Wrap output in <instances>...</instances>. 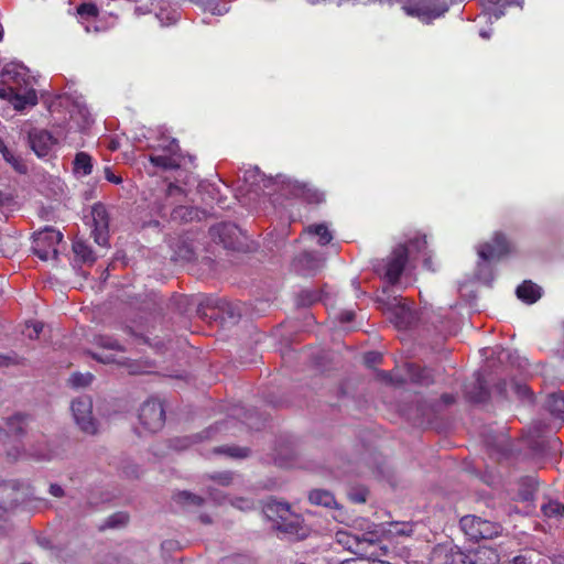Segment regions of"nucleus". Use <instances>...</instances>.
Here are the masks:
<instances>
[{
	"label": "nucleus",
	"instance_id": "nucleus-1",
	"mask_svg": "<svg viewBox=\"0 0 564 564\" xmlns=\"http://www.w3.org/2000/svg\"><path fill=\"white\" fill-rule=\"evenodd\" d=\"M33 86L34 79L21 64L9 63L0 73V98L9 100L17 110L37 104Z\"/></svg>",
	"mask_w": 564,
	"mask_h": 564
},
{
	"label": "nucleus",
	"instance_id": "nucleus-2",
	"mask_svg": "<svg viewBox=\"0 0 564 564\" xmlns=\"http://www.w3.org/2000/svg\"><path fill=\"white\" fill-rule=\"evenodd\" d=\"M426 248L425 237H416L409 241V245L397 246L391 254L387 258L382 267L384 279L394 284L399 281L410 253H421Z\"/></svg>",
	"mask_w": 564,
	"mask_h": 564
},
{
	"label": "nucleus",
	"instance_id": "nucleus-3",
	"mask_svg": "<svg viewBox=\"0 0 564 564\" xmlns=\"http://www.w3.org/2000/svg\"><path fill=\"white\" fill-rule=\"evenodd\" d=\"M263 513L272 527L286 534H297L302 528V518L293 512L290 505L281 501H268L263 507Z\"/></svg>",
	"mask_w": 564,
	"mask_h": 564
},
{
	"label": "nucleus",
	"instance_id": "nucleus-4",
	"mask_svg": "<svg viewBox=\"0 0 564 564\" xmlns=\"http://www.w3.org/2000/svg\"><path fill=\"white\" fill-rule=\"evenodd\" d=\"M460 528L464 533L474 541L481 539H494L501 534L502 527L480 517L468 514L460 519Z\"/></svg>",
	"mask_w": 564,
	"mask_h": 564
},
{
	"label": "nucleus",
	"instance_id": "nucleus-5",
	"mask_svg": "<svg viewBox=\"0 0 564 564\" xmlns=\"http://www.w3.org/2000/svg\"><path fill=\"white\" fill-rule=\"evenodd\" d=\"M61 231L46 227L34 235L32 250L43 261L57 257V246L62 241Z\"/></svg>",
	"mask_w": 564,
	"mask_h": 564
},
{
	"label": "nucleus",
	"instance_id": "nucleus-6",
	"mask_svg": "<svg viewBox=\"0 0 564 564\" xmlns=\"http://www.w3.org/2000/svg\"><path fill=\"white\" fill-rule=\"evenodd\" d=\"M70 411L76 425L82 432L94 435L97 433V421L93 415V400L82 395L72 401Z\"/></svg>",
	"mask_w": 564,
	"mask_h": 564
},
{
	"label": "nucleus",
	"instance_id": "nucleus-7",
	"mask_svg": "<svg viewBox=\"0 0 564 564\" xmlns=\"http://www.w3.org/2000/svg\"><path fill=\"white\" fill-rule=\"evenodd\" d=\"M153 149L163 152V154L150 155V162L153 165L163 170H176L181 166L183 155L176 139H162Z\"/></svg>",
	"mask_w": 564,
	"mask_h": 564
},
{
	"label": "nucleus",
	"instance_id": "nucleus-8",
	"mask_svg": "<svg viewBox=\"0 0 564 564\" xmlns=\"http://www.w3.org/2000/svg\"><path fill=\"white\" fill-rule=\"evenodd\" d=\"M338 542L356 555L371 557L376 555L371 549L379 542V536L375 532L362 534L339 533Z\"/></svg>",
	"mask_w": 564,
	"mask_h": 564
},
{
	"label": "nucleus",
	"instance_id": "nucleus-9",
	"mask_svg": "<svg viewBox=\"0 0 564 564\" xmlns=\"http://www.w3.org/2000/svg\"><path fill=\"white\" fill-rule=\"evenodd\" d=\"M139 421L149 432L160 431L165 422L163 404L153 399L145 401L140 408Z\"/></svg>",
	"mask_w": 564,
	"mask_h": 564
},
{
	"label": "nucleus",
	"instance_id": "nucleus-10",
	"mask_svg": "<svg viewBox=\"0 0 564 564\" xmlns=\"http://www.w3.org/2000/svg\"><path fill=\"white\" fill-rule=\"evenodd\" d=\"M242 173V181L248 186L247 191L257 195L264 193L267 188L276 182L285 183V177L281 175H278L274 180L272 177H265L257 166L246 169Z\"/></svg>",
	"mask_w": 564,
	"mask_h": 564
},
{
	"label": "nucleus",
	"instance_id": "nucleus-11",
	"mask_svg": "<svg viewBox=\"0 0 564 564\" xmlns=\"http://www.w3.org/2000/svg\"><path fill=\"white\" fill-rule=\"evenodd\" d=\"M454 561L456 564H498L500 556L497 551L491 547L479 546L468 553H456Z\"/></svg>",
	"mask_w": 564,
	"mask_h": 564
},
{
	"label": "nucleus",
	"instance_id": "nucleus-12",
	"mask_svg": "<svg viewBox=\"0 0 564 564\" xmlns=\"http://www.w3.org/2000/svg\"><path fill=\"white\" fill-rule=\"evenodd\" d=\"M510 251L507 238L497 232L492 238V243L486 242L478 248V256L484 261L498 260Z\"/></svg>",
	"mask_w": 564,
	"mask_h": 564
},
{
	"label": "nucleus",
	"instance_id": "nucleus-13",
	"mask_svg": "<svg viewBox=\"0 0 564 564\" xmlns=\"http://www.w3.org/2000/svg\"><path fill=\"white\" fill-rule=\"evenodd\" d=\"M93 218V235L95 242L99 246H106L108 243V227L109 217L107 209L104 205L97 204L91 208Z\"/></svg>",
	"mask_w": 564,
	"mask_h": 564
},
{
	"label": "nucleus",
	"instance_id": "nucleus-14",
	"mask_svg": "<svg viewBox=\"0 0 564 564\" xmlns=\"http://www.w3.org/2000/svg\"><path fill=\"white\" fill-rule=\"evenodd\" d=\"M95 344L102 348L104 350L109 351H117L121 352L123 351V347L118 343L117 339L106 336V335H98L94 339ZM93 357L104 364H121V359L116 358V356L112 352H95Z\"/></svg>",
	"mask_w": 564,
	"mask_h": 564
},
{
	"label": "nucleus",
	"instance_id": "nucleus-15",
	"mask_svg": "<svg viewBox=\"0 0 564 564\" xmlns=\"http://www.w3.org/2000/svg\"><path fill=\"white\" fill-rule=\"evenodd\" d=\"M29 142L31 149L39 158H43L50 154L53 145L56 140L54 137L46 130L42 129H33L29 133Z\"/></svg>",
	"mask_w": 564,
	"mask_h": 564
},
{
	"label": "nucleus",
	"instance_id": "nucleus-16",
	"mask_svg": "<svg viewBox=\"0 0 564 564\" xmlns=\"http://www.w3.org/2000/svg\"><path fill=\"white\" fill-rule=\"evenodd\" d=\"M22 499L19 485L14 481L0 482V510H12Z\"/></svg>",
	"mask_w": 564,
	"mask_h": 564
},
{
	"label": "nucleus",
	"instance_id": "nucleus-17",
	"mask_svg": "<svg viewBox=\"0 0 564 564\" xmlns=\"http://www.w3.org/2000/svg\"><path fill=\"white\" fill-rule=\"evenodd\" d=\"M294 269L304 275H314L324 265V259L313 252H303L294 260Z\"/></svg>",
	"mask_w": 564,
	"mask_h": 564
},
{
	"label": "nucleus",
	"instance_id": "nucleus-18",
	"mask_svg": "<svg viewBox=\"0 0 564 564\" xmlns=\"http://www.w3.org/2000/svg\"><path fill=\"white\" fill-rule=\"evenodd\" d=\"M288 187L291 188V192L295 196H300L304 198L308 203L318 204L324 199L323 193L318 192L316 188L308 186L307 184L299 183L296 181H291L285 178V183Z\"/></svg>",
	"mask_w": 564,
	"mask_h": 564
},
{
	"label": "nucleus",
	"instance_id": "nucleus-19",
	"mask_svg": "<svg viewBox=\"0 0 564 564\" xmlns=\"http://www.w3.org/2000/svg\"><path fill=\"white\" fill-rule=\"evenodd\" d=\"M403 10L408 15L416 17L424 22H430L433 19L440 18L445 11H447V7H443L442 9H431L424 3H414L404 6Z\"/></svg>",
	"mask_w": 564,
	"mask_h": 564
},
{
	"label": "nucleus",
	"instance_id": "nucleus-20",
	"mask_svg": "<svg viewBox=\"0 0 564 564\" xmlns=\"http://www.w3.org/2000/svg\"><path fill=\"white\" fill-rule=\"evenodd\" d=\"M516 294L522 302L527 304H533L541 297L542 290L535 283L531 281H524L517 288Z\"/></svg>",
	"mask_w": 564,
	"mask_h": 564
},
{
	"label": "nucleus",
	"instance_id": "nucleus-21",
	"mask_svg": "<svg viewBox=\"0 0 564 564\" xmlns=\"http://www.w3.org/2000/svg\"><path fill=\"white\" fill-rule=\"evenodd\" d=\"M310 501L316 506L326 508H338L335 497L332 492L323 489H315L310 492Z\"/></svg>",
	"mask_w": 564,
	"mask_h": 564
},
{
	"label": "nucleus",
	"instance_id": "nucleus-22",
	"mask_svg": "<svg viewBox=\"0 0 564 564\" xmlns=\"http://www.w3.org/2000/svg\"><path fill=\"white\" fill-rule=\"evenodd\" d=\"M93 171L91 156L86 152H79L74 160V173L82 176L89 175Z\"/></svg>",
	"mask_w": 564,
	"mask_h": 564
},
{
	"label": "nucleus",
	"instance_id": "nucleus-23",
	"mask_svg": "<svg viewBox=\"0 0 564 564\" xmlns=\"http://www.w3.org/2000/svg\"><path fill=\"white\" fill-rule=\"evenodd\" d=\"M547 409L556 417L564 420V393H552L547 398Z\"/></svg>",
	"mask_w": 564,
	"mask_h": 564
},
{
	"label": "nucleus",
	"instance_id": "nucleus-24",
	"mask_svg": "<svg viewBox=\"0 0 564 564\" xmlns=\"http://www.w3.org/2000/svg\"><path fill=\"white\" fill-rule=\"evenodd\" d=\"M174 499L177 503L186 507V508H196L200 507L204 502V499L197 495H194L188 491H181L174 496Z\"/></svg>",
	"mask_w": 564,
	"mask_h": 564
},
{
	"label": "nucleus",
	"instance_id": "nucleus-25",
	"mask_svg": "<svg viewBox=\"0 0 564 564\" xmlns=\"http://www.w3.org/2000/svg\"><path fill=\"white\" fill-rule=\"evenodd\" d=\"M507 387H509L510 390L514 394H517L519 398H525V397H529V394H530V388L527 384L519 383V382H516V381H511L509 383L507 381L500 382L497 386V389L502 394V393H506Z\"/></svg>",
	"mask_w": 564,
	"mask_h": 564
},
{
	"label": "nucleus",
	"instance_id": "nucleus-26",
	"mask_svg": "<svg viewBox=\"0 0 564 564\" xmlns=\"http://www.w3.org/2000/svg\"><path fill=\"white\" fill-rule=\"evenodd\" d=\"M306 232L310 235L318 236V238H319L318 243L321 246H325V245L329 243L333 239L332 234L329 232L328 228L324 224L308 226L306 229Z\"/></svg>",
	"mask_w": 564,
	"mask_h": 564
},
{
	"label": "nucleus",
	"instance_id": "nucleus-27",
	"mask_svg": "<svg viewBox=\"0 0 564 564\" xmlns=\"http://www.w3.org/2000/svg\"><path fill=\"white\" fill-rule=\"evenodd\" d=\"M411 379L421 384H430L433 382V378L431 376V371L426 368H419L415 366H411L409 368Z\"/></svg>",
	"mask_w": 564,
	"mask_h": 564
},
{
	"label": "nucleus",
	"instance_id": "nucleus-28",
	"mask_svg": "<svg viewBox=\"0 0 564 564\" xmlns=\"http://www.w3.org/2000/svg\"><path fill=\"white\" fill-rule=\"evenodd\" d=\"M394 318L395 324L399 328H405L411 324L413 315L409 308L402 306L397 308V311L394 312Z\"/></svg>",
	"mask_w": 564,
	"mask_h": 564
},
{
	"label": "nucleus",
	"instance_id": "nucleus-29",
	"mask_svg": "<svg viewBox=\"0 0 564 564\" xmlns=\"http://www.w3.org/2000/svg\"><path fill=\"white\" fill-rule=\"evenodd\" d=\"M542 512L545 517H562L564 516V505L560 501H549L542 506Z\"/></svg>",
	"mask_w": 564,
	"mask_h": 564
},
{
	"label": "nucleus",
	"instance_id": "nucleus-30",
	"mask_svg": "<svg viewBox=\"0 0 564 564\" xmlns=\"http://www.w3.org/2000/svg\"><path fill=\"white\" fill-rule=\"evenodd\" d=\"M73 250L84 261H94L91 250L84 241H75L73 245Z\"/></svg>",
	"mask_w": 564,
	"mask_h": 564
},
{
	"label": "nucleus",
	"instance_id": "nucleus-31",
	"mask_svg": "<svg viewBox=\"0 0 564 564\" xmlns=\"http://www.w3.org/2000/svg\"><path fill=\"white\" fill-rule=\"evenodd\" d=\"M215 453H225L230 457L243 458L248 456L249 451L247 448L228 446V447H216Z\"/></svg>",
	"mask_w": 564,
	"mask_h": 564
},
{
	"label": "nucleus",
	"instance_id": "nucleus-32",
	"mask_svg": "<svg viewBox=\"0 0 564 564\" xmlns=\"http://www.w3.org/2000/svg\"><path fill=\"white\" fill-rule=\"evenodd\" d=\"M24 415L22 414H14L13 416L8 419V427L9 431L14 434H20L23 432V425H24Z\"/></svg>",
	"mask_w": 564,
	"mask_h": 564
},
{
	"label": "nucleus",
	"instance_id": "nucleus-33",
	"mask_svg": "<svg viewBox=\"0 0 564 564\" xmlns=\"http://www.w3.org/2000/svg\"><path fill=\"white\" fill-rule=\"evenodd\" d=\"M2 155H3V159L10 163L15 171L20 172V173H24L26 167L25 165L20 161L18 160L10 151L7 147H3V151L1 152Z\"/></svg>",
	"mask_w": 564,
	"mask_h": 564
},
{
	"label": "nucleus",
	"instance_id": "nucleus-34",
	"mask_svg": "<svg viewBox=\"0 0 564 564\" xmlns=\"http://www.w3.org/2000/svg\"><path fill=\"white\" fill-rule=\"evenodd\" d=\"M128 521V517L124 513H116L109 517L106 521V523L101 527V529L105 528H118L123 524H126Z\"/></svg>",
	"mask_w": 564,
	"mask_h": 564
},
{
	"label": "nucleus",
	"instance_id": "nucleus-35",
	"mask_svg": "<svg viewBox=\"0 0 564 564\" xmlns=\"http://www.w3.org/2000/svg\"><path fill=\"white\" fill-rule=\"evenodd\" d=\"M93 380V376L90 373H74L69 378V382L73 387H86Z\"/></svg>",
	"mask_w": 564,
	"mask_h": 564
},
{
	"label": "nucleus",
	"instance_id": "nucleus-36",
	"mask_svg": "<svg viewBox=\"0 0 564 564\" xmlns=\"http://www.w3.org/2000/svg\"><path fill=\"white\" fill-rule=\"evenodd\" d=\"M172 218L174 219H181V220H188L193 218V210L185 207L180 206L173 209L172 212Z\"/></svg>",
	"mask_w": 564,
	"mask_h": 564
},
{
	"label": "nucleus",
	"instance_id": "nucleus-37",
	"mask_svg": "<svg viewBox=\"0 0 564 564\" xmlns=\"http://www.w3.org/2000/svg\"><path fill=\"white\" fill-rule=\"evenodd\" d=\"M467 393H468L470 400L476 402V403L485 402L487 400V398H488V392L484 388V386H482V383L480 381H478V391H477V393L471 394L469 391Z\"/></svg>",
	"mask_w": 564,
	"mask_h": 564
},
{
	"label": "nucleus",
	"instance_id": "nucleus-38",
	"mask_svg": "<svg viewBox=\"0 0 564 564\" xmlns=\"http://www.w3.org/2000/svg\"><path fill=\"white\" fill-rule=\"evenodd\" d=\"M77 12L79 15L97 17L98 9L93 3H83L78 7Z\"/></svg>",
	"mask_w": 564,
	"mask_h": 564
},
{
	"label": "nucleus",
	"instance_id": "nucleus-39",
	"mask_svg": "<svg viewBox=\"0 0 564 564\" xmlns=\"http://www.w3.org/2000/svg\"><path fill=\"white\" fill-rule=\"evenodd\" d=\"M212 479H214L221 486H228L231 484V481L234 479V475H232V473L225 471V473H219V474L213 475Z\"/></svg>",
	"mask_w": 564,
	"mask_h": 564
},
{
	"label": "nucleus",
	"instance_id": "nucleus-40",
	"mask_svg": "<svg viewBox=\"0 0 564 564\" xmlns=\"http://www.w3.org/2000/svg\"><path fill=\"white\" fill-rule=\"evenodd\" d=\"M231 505L242 511L250 510L253 508V502L246 498H236L231 501Z\"/></svg>",
	"mask_w": 564,
	"mask_h": 564
},
{
	"label": "nucleus",
	"instance_id": "nucleus-41",
	"mask_svg": "<svg viewBox=\"0 0 564 564\" xmlns=\"http://www.w3.org/2000/svg\"><path fill=\"white\" fill-rule=\"evenodd\" d=\"M349 499L356 503H364L367 500V490L357 489L349 492Z\"/></svg>",
	"mask_w": 564,
	"mask_h": 564
},
{
	"label": "nucleus",
	"instance_id": "nucleus-42",
	"mask_svg": "<svg viewBox=\"0 0 564 564\" xmlns=\"http://www.w3.org/2000/svg\"><path fill=\"white\" fill-rule=\"evenodd\" d=\"M26 328L29 330L28 333V336L33 339V338H37L40 333L42 332L43 329V324L40 323V322H34L30 325H26Z\"/></svg>",
	"mask_w": 564,
	"mask_h": 564
},
{
	"label": "nucleus",
	"instance_id": "nucleus-43",
	"mask_svg": "<svg viewBox=\"0 0 564 564\" xmlns=\"http://www.w3.org/2000/svg\"><path fill=\"white\" fill-rule=\"evenodd\" d=\"M105 177L110 183L120 184L122 182V177L116 175L110 167H105Z\"/></svg>",
	"mask_w": 564,
	"mask_h": 564
},
{
	"label": "nucleus",
	"instance_id": "nucleus-44",
	"mask_svg": "<svg viewBox=\"0 0 564 564\" xmlns=\"http://www.w3.org/2000/svg\"><path fill=\"white\" fill-rule=\"evenodd\" d=\"M208 495L209 498L217 503H221L225 499L223 492L214 488H209Z\"/></svg>",
	"mask_w": 564,
	"mask_h": 564
},
{
	"label": "nucleus",
	"instance_id": "nucleus-45",
	"mask_svg": "<svg viewBox=\"0 0 564 564\" xmlns=\"http://www.w3.org/2000/svg\"><path fill=\"white\" fill-rule=\"evenodd\" d=\"M163 14L164 12L161 10V12L156 14V18L161 21L162 25H166V23L163 22ZM166 19L169 20L167 24L173 23L177 20V13L175 11L172 13H166Z\"/></svg>",
	"mask_w": 564,
	"mask_h": 564
},
{
	"label": "nucleus",
	"instance_id": "nucleus-46",
	"mask_svg": "<svg viewBox=\"0 0 564 564\" xmlns=\"http://www.w3.org/2000/svg\"><path fill=\"white\" fill-rule=\"evenodd\" d=\"M486 268H487L486 264H480L479 263L478 264V274L477 275H478V279L480 281H482L484 283H490L492 281L491 274L489 273L488 275L487 274L482 275V270L486 269Z\"/></svg>",
	"mask_w": 564,
	"mask_h": 564
},
{
	"label": "nucleus",
	"instance_id": "nucleus-47",
	"mask_svg": "<svg viewBox=\"0 0 564 564\" xmlns=\"http://www.w3.org/2000/svg\"><path fill=\"white\" fill-rule=\"evenodd\" d=\"M354 317H355V312L350 311V310L343 311L339 314V321L341 323H349V322H351L354 319Z\"/></svg>",
	"mask_w": 564,
	"mask_h": 564
},
{
	"label": "nucleus",
	"instance_id": "nucleus-48",
	"mask_svg": "<svg viewBox=\"0 0 564 564\" xmlns=\"http://www.w3.org/2000/svg\"><path fill=\"white\" fill-rule=\"evenodd\" d=\"M174 195H183V189L180 186L171 183L167 186L166 196L171 197V196H174Z\"/></svg>",
	"mask_w": 564,
	"mask_h": 564
},
{
	"label": "nucleus",
	"instance_id": "nucleus-49",
	"mask_svg": "<svg viewBox=\"0 0 564 564\" xmlns=\"http://www.w3.org/2000/svg\"><path fill=\"white\" fill-rule=\"evenodd\" d=\"M380 359H381L380 354L375 352V351L368 352V354L366 355V357H365V360H366V364H367V365L376 364V362H378Z\"/></svg>",
	"mask_w": 564,
	"mask_h": 564
},
{
	"label": "nucleus",
	"instance_id": "nucleus-50",
	"mask_svg": "<svg viewBox=\"0 0 564 564\" xmlns=\"http://www.w3.org/2000/svg\"><path fill=\"white\" fill-rule=\"evenodd\" d=\"M50 494H51L52 496H54V497L59 498V497H63V496H64V490H63V488H62L59 485H57V484H52V485L50 486Z\"/></svg>",
	"mask_w": 564,
	"mask_h": 564
},
{
	"label": "nucleus",
	"instance_id": "nucleus-51",
	"mask_svg": "<svg viewBox=\"0 0 564 564\" xmlns=\"http://www.w3.org/2000/svg\"><path fill=\"white\" fill-rule=\"evenodd\" d=\"M506 564H528V560L523 555H518V556L513 557V560L511 562H508Z\"/></svg>",
	"mask_w": 564,
	"mask_h": 564
},
{
	"label": "nucleus",
	"instance_id": "nucleus-52",
	"mask_svg": "<svg viewBox=\"0 0 564 564\" xmlns=\"http://www.w3.org/2000/svg\"><path fill=\"white\" fill-rule=\"evenodd\" d=\"M423 264H424V267H425L427 270L434 271V268L432 267V260H431V257H425V258H424V261H423Z\"/></svg>",
	"mask_w": 564,
	"mask_h": 564
},
{
	"label": "nucleus",
	"instance_id": "nucleus-53",
	"mask_svg": "<svg viewBox=\"0 0 564 564\" xmlns=\"http://www.w3.org/2000/svg\"><path fill=\"white\" fill-rule=\"evenodd\" d=\"M303 294H305L308 297L307 299V303L308 304H312V303H314L317 300V295L316 294H313V293H310V292H304Z\"/></svg>",
	"mask_w": 564,
	"mask_h": 564
},
{
	"label": "nucleus",
	"instance_id": "nucleus-54",
	"mask_svg": "<svg viewBox=\"0 0 564 564\" xmlns=\"http://www.w3.org/2000/svg\"><path fill=\"white\" fill-rule=\"evenodd\" d=\"M135 12L138 14H145V13L150 12V9L149 8H143V7H137L135 8Z\"/></svg>",
	"mask_w": 564,
	"mask_h": 564
},
{
	"label": "nucleus",
	"instance_id": "nucleus-55",
	"mask_svg": "<svg viewBox=\"0 0 564 564\" xmlns=\"http://www.w3.org/2000/svg\"><path fill=\"white\" fill-rule=\"evenodd\" d=\"M443 401L446 403V404H451L454 402V398L453 395H449V394H444L443 395Z\"/></svg>",
	"mask_w": 564,
	"mask_h": 564
},
{
	"label": "nucleus",
	"instance_id": "nucleus-56",
	"mask_svg": "<svg viewBox=\"0 0 564 564\" xmlns=\"http://www.w3.org/2000/svg\"><path fill=\"white\" fill-rule=\"evenodd\" d=\"M502 15H503V11H502V10H499V9L495 10V11H494V13H492V17H494L496 20L500 19Z\"/></svg>",
	"mask_w": 564,
	"mask_h": 564
},
{
	"label": "nucleus",
	"instance_id": "nucleus-57",
	"mask_svg": "<svg viewBox=\"0 0 564 564\" xmlns=\"http://www.w3.org/2000/svg\"><path fill=\"white\" fill-rule=\"evenodd\" d=\"M199 519H200V521H202L203 523H206V524H209V523L212 522V519H210L208 516H206V514H202V516L199 517Z\"/></svg>",
	"mask_w": 564,
	"mask_h": 564
},
{
	"label": "nucleus",
	"instance_id": "nucleus-58",
	"mask_svg": "<svg viewBox=\"0 0 564 564\" xmlns=\"http://www.w3.org/2000/svg\"><path fill=\"white\" fill-rule=\"evenodd\" d=\"M553 564H564V556H557L553 560Z\"/></svg>",
	"mask_w": 564,
	"mask_h": 564
},
{
	"label": "nucleus",
	"instance_id": "nucleus-59",
	"mask_svg": "<svg viewBox=\"0 0 564 564\" xmlns=\"http://www.w3.org/2000/svg\"><path fill=\"white\" fill-rule=\"evenodd\" d=\"M479 35H480L482 39H486V40H487V39H489V37H490V32L482 30V31H480Z\"/></svg>",
	"mask_w": 564,
	"mask_h": 564
},
{
	"label": "nucleus",
	"instance_id": "nucleus-60",
	"mask_svg": "<svg viewBox=\"0 0 564 564\" xmlns=\"http://www.w3.org/2000/svg\"><path fill=\"white\" fill-rule=\"evenodd\" d=\"M381 376L384 380L392 381L391 375L388 372H381Z\"/></svg>",
	"mask_w": 564,
	"mask_h": 564
},
{
	"label": "nucleus",
	"instance_id": "nucleus-61",
	"mask_svg": "<svg viewBox=\"0 0 564 564\" xmlns=\"http://www.w3.org/2000/svg\"><path fill=\"white\" fill-rule=\"evenodd\" d=\"M231 229H232V227H231V226H229V225H223V226H221V231H223V232H224V231H230Z\"/></svg>",
	"mask_w": 564,
	"mask_h": 564
},
{
	"label": "nucleus",
	"instance_id": "nucleus-62",
	"mask_svg": "<svg viewBox=\"0 0 564 564\" xmlns=\"http://www.w3.org/2000/svg\"><path fill=\"white\" fill-rule=\"evenodd\" d=\"M7 357L0 356V366H3L7 361Z\"/></svg>",
	"mask_w": 564,
	"mask_h": 564
},
{
	"label": "nucleus",
	"instance_id": "nucleus-63",
	"mask_svg": "<svg viewBox=\"0 0 564 564\" xmlns=\"http://www.w3.org/2000/svg\"><path fill=\"white\" fill-rule=\"evenodd\" d=\"M184 441L186 443L184 445L180 446V448H185V447H187L189 445V438L188 437H186Z\"/></svg>",
	"mask_w": 564,
	"mask_h": 564
},
{
	"label": "nucleus",
	"instance_id": "nucleus-64",
	"mask_svg": "<svg viewBox=\"0 0 564 564\" xmlns=\"http://www.w3.org/2000/svg\"><path fill=\"white\" fill-rule=\"evenodd\" d=\"M373 564H390V563L383 562V561H378V562H375Z\"/></svg>",
	"mask_w": 564,
	"mask_h": 564
}]
</instances>
